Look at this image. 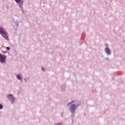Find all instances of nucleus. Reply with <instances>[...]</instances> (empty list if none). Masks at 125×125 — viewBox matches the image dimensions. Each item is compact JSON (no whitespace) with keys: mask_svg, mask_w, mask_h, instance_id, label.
Returning <instances> with one entry per match:
<instances>
[{"mask_svg":"<svg viewBox=\"0 0 125 125\" xmlns=\"http://www.w3.org/2000/svg\"><path fill=\"white\" fill-rule=\"evenodd\" d=\"M7 98L11 101H13H13H15V98L13 97V96H12V95H8Z\"/></svg>","mask_w":125,"mask_h":125,"instance_id":"nucleus-4","label":"nucleus"},{"mask_svg":"<svg viewBox=\"0 0 125 125\" xmlns=\"http://www.w3.org/2000/svg\"><path fill=\"white\" fill-rule=\"evenodd\" d=\"M20 7L21 8L22 7H21V5H20Z\"/></svg>","mask_w":125,"mask_h":125,"instance_id":"nucleus-12","label":"nucleus"},{"mask_svg":"<svg viewBox=\"0 0 125 125\" xmlns=\"http://www.w3.org/2000/svg\"><path fill=\"white\" fill-rule=\"evenodd\" d=\"M6 49H7V50H9V49H10V48L9 47H7Z\"/></svg>","mask_w":125,"mask_h":125,"instance_id":"nucleus-9","label":"nucleus"},{"mask_svg":"<svg viewBox=\"0 0 125 125\" xmlns=\"http://www.w3.org/2000/svg\"><path fill=\"white\" fill-rule=\"evenodd\" d=\"M74 101L71 102V103H69L68 105H70V110L71 112H74L76 110V104H75V103H74Z\"/></svg>","mask_w":125,"mask_h":125,"instance_id":"nucleus-2","label":"nucleus"},{"mask_svg":"<svg viewBox=\"0 0 125 125\" xmlns=\"http://www.w3.org/2000/svg\"><path fill=\"white\" fill-rule=\"evenodd\" d=\"M3 52H4H4H6V51H3Z\"/></svg>","mask_w":125,"mask_h":125,"instance_id":"nucleus-11","label":"nucleus"},{"mask_svg":"<svg viewBox=\"0 0 125 125\" xmlns=\"http://www.w3.org/2000/svg\"><path fill=\"white\" fill-rule=\"evenodd\" d=\"M16 77L18 79V80H21L22 79L21 76H20V75H17Z\"/></svg>","mask_w":125,"mask_h":125,"instance_id":"nucleus-7","label":"nucleus"},{"mask_svg":"<svg viewBox=\"0 0 125 125\" xmlns=\"http://www.w3.org/2000/svg\"><path fill=\"white\" fill-rule=\"evenodd\" d=\"M15 0L17 2V3H19L20 4H21V5H22L23 0Z\"/></svg>","mask_w":125,"mask_h":125,"instance_id":"nucleus-5","label":"nucleus"},{"mask_svg":"<svg viewBox=\"0 0 125 125\" xmlns=\"http://www.w3.org/2000/svg\"><path fill=\"white\" fill-rule=\"evenodd\" d=\"M105 51L107 53V54H108V55L110 54V52H111V51L110 50V49H109V48L108 47L105 48Z\"/></svg>","mask_w":125,"mask_h":125,"instance_id":"nucleus-6","label":"nucleus"},{"mask_svg":"<svg viewBox=\"0 0 125 125\" xmlns=\"http://www.w3.org/2000/svg\"><path fill=\"white\" fill-rule=\"evenodd\" d=\"M3 107L2 106V104H0V109H2Z\"/></svg>","mask_w":125,"mask_h":125,"instance_id":"nucleus-8","label":"nucleus"},{"mask_svg":"<svg viewBox=\"0 0 125 125\" xmlns=\"http://www.w3.org/2000/svg\"><path fill=\"white\" fill-rule=\"evenodd\" d=\"M45 69H44V68L42 67V71H44Z\"/></svg>","mask_w":125,"mask_h":125,"instance_id":"nucleus-10","label":"nucleus"},{"mask_svg":"<svg viewBox=\"0 0 125 125\" xmlns=\"http://www.w3.org/2000/svg\"><path fill=\"white\" fill-rule=\"evenodd\" d=\"M0 34L1 35V36H2L3 38H4V39H5V40H8V36H7V33L5 31H4L3 28L1 27H0Z\"/></svg>","mask_w":125,"mask_h":125,"instance_id":"nucleus-1","label":"nucleus"},{"mask_svg":"<svg viewBox=\"0 0 125 125\" xmlns=\"http://www.w3.org/2000/svg\"><path fill=\"white\" fill-rule=\"evenodd\" d=\"M5 58H6V56L2 55V54L0 53V62H1V63H4V62H5Z\"/></svg>","mask_w":125,"mask_h":125,"instance_id":"nucleus-3","label":"nucleus"}]
</instances>
